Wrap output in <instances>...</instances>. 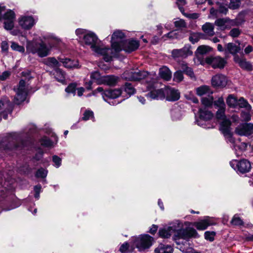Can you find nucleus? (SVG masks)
<instances>
[{"label": "nucleus", "mask_w": 253, "mask_h": 253, "mask_svg": "<svg viewBox=\"0 0 253 253\" xmlns=\"http://www.w3.org/2000/svg\"><path fill=\"white\" fill-rule=\"evenodd\" d=\"M183 226L182 223L179 220L173 222L170 226L165 227L160 229L159 236L162 238H168L172 233L176 231L173 238L177 245H180V239L187 240L191 237L197 238L199 237L197 231L193 228H188L185 229H180Z\"/></svg>", "instance_id": "obj_1"}, {"label": "nucleus", "mask_w": 253, "mask_h": 253, "mask_svg": "<svg viewBox=\"0 0 253 253\" xmlns=\"http://www.w3.org/2000/svg\"><path fill=\"white\" fill-rule=\"evenodd\" d=\"M60 42V40L56 38H52L46 42L42 40L29 41L26 46L27 51L32 54H37L40 57H46L49 55L52 47Z\"/></svg>", "instance_id": "obj_2"}, {"label": "nucleus", "mask_w": 253, "mask_h": 253, "mask_svg": "<svg viewBox=\"0 0 253 253\" xmlns=\"http://www.w3.org/2000/svg\"><path fill=\"white\" fill-rule=\"evenodd\" d=\"M23 143L21 142L19 135L16 132L7 134L0 143V148L5 150H16L21 149Z\"/></svg>", "instance_id": "obj_3"}, {"label": "nucleus", "mask_w": 253, "mask_h": 253, "mask_svg": "<svg viewBox=\"0 0 253 253\" xmlns=\"http://www.w3.org/2000/svg\"><path fill=\"white\" fill-rule=\"evenodd\" d=\"M76 34L79 37L80 42L89 46L92 50L98 44V38L92 32H87L85 30L82 29H78L76 30Z\"/></svg>", "instance_id": "obj_4"}, {"label": "nucleus", "mask_w": 253, "mask_h": 253, "mask_svg": "<svg viewBox=\"0 0 253 253\" xmlns=\"http://www.w3.org/2000/svg\"><path fill=\"white\" fill-rule=\"evenodd\" d=\"M28 86L26 85L25 81L21 80L17 87L14 88L16 95L13 99V102L16 104H20L25 100L27 92Z\"/></svg>", "instance_id": "obj_5"}, {"label": "nucleus", "mask_w": 253, "mask_h": 253, "mask_svg": "<svg viewBox=\"0 0 253 253\" xmlns=\"http://www.w3.org/2000/svg\"><path fill=\"white\" fill-rule=\"evenodd\" d=\"M145 86L146 89L144 91H149L147 96L152 99H163L165 98V90L163 89H157V84L153 81L147 82Z\"/></svg>", "instance_id": "obj_6"}, {"label": "nucleus", "mask_w": 253, "mask_h": 253, "mask_svg": "<svg viewBox=\"0 0 253 253\" xmlns=\"http://www.w3.org/2000/svg\"><path fill=\"white\" fill-rule=\"evenodd\" d=\"M123 77L127 80L139 81L146 78V81L144 84L145 86L147 82H150V78L148 76V73L144 71H126L123 74Z\"/></svg>", "instance_id": "obj_7"}, {"label": "nucleus", "mask_w": 253, "mask_h": 253, "mask_svg": "<svg viewBox=\"0 0 253 253\" xmlns=\"http://www.w3.org/2000/svg\"><path fill=\"white\" fill-rule=\"evenodd\" d=\"M125 34L120 30L115 31L112 36L111 46L115 52H119L122 50L124 45V39Z\"/></svg>", "instance_id": "obj_8"}, {"label": "nucleus", "mask_w": 253, "mask_h": 253, "mask_svg": "<svg viewBox=\"0 0 253 253\" xmlns=\"http://www.w3.org/2000/svg\"><path fill=\"white\" fill-rule=\"evenodd\" d=\"M153 238L148 235H142L135 238L133 245L139 251L149 248L152 245Z\"/></svg>", "instance_id": "obj_9"}, {"label": "nucleus", "mask_w": 253, "mask_h": 253, "mask_svg": "<svg viewBox=\"0 0 253 253\" xmlns=\"http://www.w3.org/2000/svg\"><path fill=\"white\" fill-rule=\"evenodd\" d=\"M230 165L235 170L242 173L249 172L252 168L250 162L245 159L241 160H232L230 162Z\"/></svg>", "instance_id": "obj_10"}, {"label": "nucleus", "mask_w": 253, "mask_h": 253, "mask_svg": "<svg viewBox=\"0 0 253 253\" xmlns=\"http://www.w3.org/2000/svg\"><path fill=\"white\" fill-rule=\"evenodd\" d=\"M231 123L230 120H225L220 124V130L224 134L226 141L234 145L236 142L231 132Z\"/></svg>", "instance_id": "obj_11"}, {"label": "nucleus", "mask_w": 253, "mask_h": 253, "mask_svg": "<svg viewBox=\"0 0 253 253\" xmlns=\"http://www.w3.org/2000/svg\"><path fill=\"white\" fill-rule=\"evenodd\" d=\"M236 134L240 136L253 137V124L244 123L240 124L235 129Z\"/></svg>", "instance_id": "obj_12"}, {"label": "nucleus", "mask_w": 253, "mask_h": 253, "mask_svg": "<svg viewBox=\"0 0 253 253\" xmlns=\"http://www.w3.org/2000/svg\"><path fill=\"white\" fill-rule=\"evenodd\" d=\"M93 51L96 53L102 56L106 62L110 61L116 52L112 47L110 48L106 47H101L99 46L98 44Z\"/></svg>", "instance_id": "obj_13"}, {"label": "nucleus", "mask_w": 253, "mask_h": 253, "mask_svg": "<svg viewBox=\"0 0 253 253\" xmlns=\"http://www.w3.org/2000/svg\"><path fill=\"white\" fill-rule=\"evenodd\" d=\"M12 105L6 97H3L0 100V112L4 119H7V114H11Z\"/></svg>", "instance_id": "obj_14"}, {"label": "nucleus", "mask_w": 253, "mask_h": 253, "mask_svg": "<svg viewBox=\"0 0 253 253\" xmlns=\"http://www.w3.org/2000/svg\"><path fill=\"white\" fill-rule=\"evenodd\" d=\"M205 62L207 64L211 65L214 69H222L226 63V61L219 56L207 57L205 59Z\"/></svg>", "instance_id": "obj_15"}, {"label": "nucleus", "mask_w": 253, "mask_h": 253, "mask_svg": "<svg viewBox=\"0 0 253 253\" xmlns=\"http://www.w3.org/2000/svg\"><path fill=\"white\" fill-rule=\"evenodd\" d=\"M228 79L224 75L217 74L213 76L211 80V83L213 86L218 88H223L228 84Z\"/></svg>", "instance_id": "obj_16"}, {"label": "nucleus", "mask_w": 253, "mask_h": 253, "mask_svg": "<svg viewBox=\"0 0 253 253\" xmlns=\"http://www.w3.org/2000/svg\"><path fill=\"white\" fill-rule=\"evenodd\" d=\"M193 52L190 49V45H185L181 49H175L171 51V56L174 58H186L192 55Z\"/></svg>", "instance_id": "obj_17"}, {"label": "nucleus", "mask_w": 253, "mask_h": 253, "mask_svg": "<svg viewBox=\"0 0 253 253\" xmlns=\"http://www.w3.org/2000/svg\"><path fill=\"white\" fill-rule=\"evenodd\" d=\"M165 97L169 101H175L179 99L180 93L174 88L168 87L165 90Z\"/></svg>", "instance_id": "obj_18"}, {"label": "nucleus", "mask_w": 253, "mask_h": 253, "mask_svg": "<svg viewBox=\"0 0 253 253\" xmlns=\"http://www.w3.org/2000/svg\"><path fill=\"white\" fill-rule=\"evenodd\" d=\"M214 224V223L212 221V218L207 216L203 220L194 222L193 225L199 230H204L206 229L208 226Z\"/></svg>", "instance_id": "obj_19"}, {"label": "nucleus", "mask_w": 253, "mask_h": 253, "mask_svg": "<svg viewBox=\"0 0 253 253\" xmlns=\"http://www.w3.org/2000/svg\"><path fill=\"white\" fill-rule=\"evenodd\" d=\"M19 25L24 29H30L35 24V21L32 16H23L19 20Z\"/></svg>", "instance_id": "obj_20"}, {"label": "nucleus", "mask_w": 253, "mask_h": 253, "mask_svg": "<svg viewBox=\"0 0 253 253\" xmlns=\"http://www.w3.org/2000/svg\"><path fill=\"white\" fill-rule=\"evenodd\" d=\"M122 93L121 89H110L104 91L102 93V97L104 100L107 98L114 99L118 97Z\"/></svg>", "instance_id": "obj_21"}, {"label": "nucleus", "mask_w": 253, "mask_h": 253, "mask_svg": "<svg viewBox=\"0 0 253 253\" xmlns=\"http://www.w3.org/2000/svg\"><path fill=\"white\" fill-rule=\"evenodd\" d=\"M50 75L53 76L56 80L63 84H65V73L59 68H56Z\"/></svg>", "instance_id": "obj_22"}, {"label": "nucleus", "mask_w": 253, "mask_h": 253, "mask_svg": "<svg viewBox=\"0 0 253 253\" xmlns=\"http://www.w3.org/2000/svg\"><path fill=\"white\" fill-rule=\"evenodd\" d=\"M60 62L62 63L63 66L68 69H75L80 67L78 60H72L70 59H59Z\"/></svg>", "instance_id": "obj_23"}, {"label": "nucleus", "mask_w": 253, "mask_h": 253, "mask_svg": "<svg viewBox=\"0 0 253 253\" xmlns=\"http://www.w3.org/2000/svg\"><path fill=\"white\" fill-rule=\"evenodd\" d=\"M119 78L113 75L103 76L100 84L109 85H115L118 82Z\"/></svg>", "instance_id": "obj_24"}, {"label": "nucleus", "mask_w": 253, "mask_h": 253, "mask_svg": "<svg viewBox=\"0 0 253 253\" xmlns=\"http://www.w3.org/2000/svg\"><path fill=\"white\" fill-rule=\"evenodd\" d=\"M247 146L248 144L245 142H236L233 145L236 156L238 157L241 156L242 153L246 150Z\"/></svg>", "instance_id": "obj_25"}, {"label": "nucleus", "mask_w": 253, "mask_h": 253, "mask_svg": "<svg viewBox=\"0 0 253 253\" xmlns=\"http://www.w3.org/2000/svg\"><path fill=\"white\" fill-rule=\"evenodd\" d=\"M139 46V42L137 41H130L125 46H123L122 49H124L126 52H130L137 49Z\"/></svg>", "instance_id": "obj_26"}, {"label": "nucleus", "mask_w": 253, "mask_h": 253, "mask_svg": "<svg viewBox=\"0 0 253 253\" xmlns=\"http://www.w3.org/2000/svg\"><path fill=\"white\" fill-rule=\"evenodd\" d=\"M160 76L165 80L169 81L171 78V72L166 66H163L159 69Z\"/></svg>", "instance_id": "obj_27"}, {"label": "nucleus", "mask_w": 253, "mask_h": 253, "mask_svg": "<svg viewBox=\"0 0 253 253\" xmlns=\"http://www.w3.org/2000/svg\"><path fill=\"white\" fill-rule=\"evenodd\" d=\"M202 28L204 32L209 36L212 37L215 34L214 32V25L211 23L207 22L205 23L202 26Z\"/></svg>", "instance_id": "obj_28"}, {"label": "nucleus", "mask_w": 253, "mask_h": 253, "mask_svg": "<svg viewBox=\"0 0 253 253\" xmlns=\"http://www.w3.org/2000/svg\"><path fill=\"white\" fill-rule=\"evenodd\" d=\"M172 248L170 246L160 244L155 249V253H172Z\"/></svg>", "instance_id": "obj_29"}, {"label": "nucleus", "mask_w": 253, "mask_h": 253, "mask_svg": "<svg viewBox=\"0 0 253 253\" xmlns=\"http://www.w3.org/2000/svg\"><path fill=\"white\" fill-rule=\"evenodd\" d=\"M43 63L45 65L55 69L60 66L59 61L54 57H48L44 60Z\"/></svg>", "instance_id": "obj_30"}, {"label": "nucleus", "mask_w": 253, "mask_h": 253, "mask_svg": "<svg viewBox=\"0 0 253 253\" xmlns=\"http://www.w3.org/2000/svg\"><path fill=\"white\" fill-rule=\"evenodd\" d=\"M240 48L233 43H228L226 45L225 52L230 53L232 54H235L240 51Z\"/></svg>", "instance_id": "obj_31"}, {"label": "nucleus", "mask_w": 253, "mask_h": 253, "mask_svg": "<svg viewBox=\"0 0 253 253\" xmlns=\"http://www.w3.org/2000/svg\"><path fill=\"white\" fill-rule=\"evenodd\" d=\"M199 113L200 118L204 120H209L213 117L212 114L205 108L204 109H200Z\"/></svg>", "instance_id": "obj_32"}, {"label": "nucleus", "mask_w": 253, "mask_h": 253, "mask_svg": "<svg viewBox=\"0 0 253 253\" xmlns=\"http://www.w3.org/2000/svg\"><path fill=\"white\" fill-rule=\"evenodd\" d=\"M197 94L202 96L207 94H211L210 87L208 85H202L196 88Z\"/></svg>", "instance_id": "obj_33"}, {"label": "nucleus", "mask_w": 253, "mask_h": 253, "mask_svg": "<svg viewBox=\"0 0 253 253\" xmlns=\"http://www.w3.org/2000/svg\"><path fill=\"white\" fill-rule=\"evenodd\" d=\"M180 68L186 74L192 78L194 74L192 68L189 67L186 63L182 62L180 64Z\"/></svg>", "instance_id": "obj_34"}, {"label": "nucleus", "mask_w": 253, "mask_h": 253, "mask_svg": "<svg viewBox=\"0 0 253 253\" xmlns=\"http://www.w3.org/2000/svg\"><path fill=\"white\" fill-rule=\"evenodd\" d=\"M211 50L212 48L208 45H200L197 48L195 52V54L197 56H198L199 55H203L206 54L211 51Z\"/></svg>", "instance_id": "obj_35"}, {"label": "nucleus", "mask_w": 253, "mask_h": 253, "mask_svg": "<svg viewBox=\"0 0 253 253\" xmlns=\"http://www.w3.org/2000/svg\"><path fill=\"white\" fill-rule=\"evenodd\" d=\"M236 62L238 63L239 66L243 69L248 70H252L253 67L252 64L246 60L242 59H236Z\"/></svg>", "instance_id": "obj_36"}, {"label": "nucleus", "mask_w": 253, "mask_h": 253, "mask_svg": "<svg viewBox=\"0 0 253 253\" xmlns=\"http://www.w3.org/2000/svg\"><path fill=\"white\" fill-rule=\"evenodd\" d=\"M237 104L241 108H245L248 111H250L252 109L251 106L249 104L247 100L243 97H241L237 101Z\"/></svg>", "instance_id": "obj_37"}, {"label": "nucleus", "mask_w": 253, "mask_h": 253, "mask_svg": "<svg viewBox=\"0 0 253 253\" xmlns=\"http://www.w3.org/2000/svg\"><path fill=\"white\" fill-rule=\"evenodd\" d=\"M227 22L228 21H227V18H219L215 21L214 24L218 26L219 28V29L224 30L227 26Z\"/></svg>", "instance_id": "obj_38"}, {"label": "nucleus", "mask_w": 253, "mask_h": 253, "mask_svg": "<svg viewBox=\"0 0 253 253\" xmlns=\"http://www.w3.org/2000/svg\"><path fill=\"white\" fill-rule=\"evenodd\" d=\"M237 101L235 96L233 94H230L226 99V103L229 106L234 108L237 104Z\"/></svg>", "instance_id": "obj_39"}, {"label": "nucleus", "mask_w": 253, "mask_h": 253, "mask_svg": "<svg viewBox=\"0 0 253 253\" xmlns=\"http://www.w3.org/2000/svg\"><path fill=\"white\" fill-rule=\"evenodd\" d=\"M202 35V33H193L190 34L189 40L192 43H195L200 40Z\"/></svg>", "instance_id": "obj_40"}, {"label": "nucleus", "mask_w": 253, "mask_h": 253, "mask_svg": "<svg viewBox=\"0 0 253 253\" xmlns=\"http://www.w3.org/2000/svg\"><path fill=\"white\" fill-rule=\"evenodd\" d=\"M225 108L218 109L216 112V117L218 120H221L222 121L221 124L225 120H229L226 119L225 116Z\"/></svg>", "instance_id": "obj_41"}, {"label": "nucleus", "mask_w": 253, "mask_h": 253, "mask_svg": "<svg viewBox=\"0 0 253 253\" xmlns=\"http://www.w3.org/2000/svg\"><path fill=\"white\" fill-rule=\"evenodd\" d=\"M213 101V98L212 96H208V97H203L202 99V104L206 106L209 107L212 105Z\"/></svg>", "instance_id": "obj_42"}, {"label": "nucleus", "mask_w": 253, "mask_h": 253, "mask_svg": "<svg viewBox=\"0 0 253 253\" xmlns=\"http://www.w3.org/2000/svg\"><path fill=\"white\" fill-rule=\"evenodd\" d=\"M90 78L91 79L95 81L98 84H100V82L102 80L103 76H101L98 72L95 71L91 74Z\"/></svg>", "instance_id": "obj_43"}, {"label": "nucleus", "mask_w": 253, "mask_h": 253, "mask_svg": "<svg viewBox=\"0 0 253 253\" xmlns=\"http://www.w3.org/2000/svg\"><path fill=\"white\" fill-rule=\"evenodd\" d=\"M125 91L128 95H130L134 93L135 89L130 83H126L124 87Z\"/></svg>", "instance_id": "obj_44"}, {"label": "nucleus", "mask_w": 253, "mask_h": 253, "mask_svg": "<svg viewBox=\"0 0 253 253\" xmlns=\"http://www.w3.org/2000/svg\"><path fill=\"white\" fill-rule=\"evenodd\" d=\"M3 18L5 20H14L15 19V13L12 10H8L4 14Z\"/></svg>", "instance_id": "obj_45"}, {"label": "nucleus", "mask_w": 253, "mask_h": 253, "mask_svg": "<svg viewBox=\"0 0 253 253\" xmlns=\"http://www.w3.org/2000/svg\"><path fill=\"white\" fill-rule=\"evenodd\" d=\"M214 104L218 109L225 108V104L222 97H219L214 102Z\"/></svg>", "instance_id": "obj_46"}, {"label": "nucleus", "mask_w": 253, "mask_h": 253, "mask_svg": "<svg viewBox=\"0 0 253 253\" xmlns=\"http://www.w3.org/2000/svg\"><path fill=\"white\" fill-rule=\"evenodd\" d=\"M183 79V75L181 71L175 72L173 75V80L176 82H180Z\"/></svg>", "instance_id": "obj_47"}, {"label": "nucleus", "mask_w": 253, "mask_h": 253, "mask_svg": "<svg viewBox=\"0 0 253 253\" xmlns=\"http://www.w3.org/2000/svg\"><path fill=\"white\" fill-rule=\"evenodd\" d=\"M11 48L15 51H18L20 52L23 53L25 51V48L23 46L19 45L18 43L12 42L11 45Z\"/></svg>", "instance_id": "obj_48"}, {"label": "nucleus", "mask_w": 253, "mask_h": 253, "mask_svg": "<svg viewBox=\"0 0 253 253\" xmlns=\"http://www.w3.org/2000/svg\"><path fill=\"white\" fill-rule=\"evenodd\" d=\"M231 222L234 225H242L243 224V221L237 215H235L233 216Z\"/></svg>", "instance_id": "obj_49"}, {"label": "nucleus", "mask_w": 253, "mask_h": 253, "mask_svg": "<svg viewBox=\"0 0 253 253\" xmlns=\"http://www.w3.org/2000/svg\"><path fill=\"white\" fill-rule=\"evenodd\" d=\"M93 118V112L90 110H86L82 118V120L84 121H87L90 119Z\"/></svg>", "instance_id": "obj_50"}, {"label": "nucleus", "mask_w": 253, "mask_h": 253, "mask_svg": "<svg viewBox=\"0 0 253 253\" xmlns=\"http://www.w3.org/2000/svg\"><path fill=\"white\" fill-rule=\"evenodd\" d=\"M76 87H77V84H75V83L71 84L65 89V91L67 93H73L74 95H75V92H76Z\"/></svg>", "instance_id": "obj_51"}, {"label": "nucleus", "mask_w": 253, "mask_h": 253, "mask_svg": "<svg viewBox=\"0 0 253 253\" xmlns=\"http://www.w3.org/2000/svg\"><path fill=\"white\" fill-rule=\"evenodd\" d=\"M174 23L175 26L178 28H185L186 26V24L184 20L181 19H177L175 21H174Z\"/></svg>", "instance_id": "obj_52"}, {"label": "nucleus", "mask_w": 253, "mask_h": 253, "mask_svg": "<svg viewBox=\"0 0 253 253\" xmlns=\"http://www.w3.org/2000/svg\"><path fill=\"white\" fill-rule=\"evenodd\" d=\"M240 4V0H230L229 7L231 9H235L239 7Z\"/></svg>", "instance_id": "obj_53"}, {"label": "nucleus", "mask_w": 253, "mask_h": 253, "mask_svg": "<svg viewBox=\"0 0 253 253\" xmlns=\"http://www.w3.org/2000/svg\"><path fill=\"white\" fill-rule=\"evenodd\" d=\"M47 171L42 168L38 170L36 176L37 177L44 178L46 176Z\"/></svg>", "instance_id": "obj_54"}, {"label": "nucleus", "mask_w": 253, "mask_h": 253, "mask_svg": "<svg viewBox=\"0 0 253 253\" xmlns=\"http://www.w3.org/2000/svg\"><path fill=\"white\" fill-rule=\"evenodd\" d=\"M215 235L214 232L206 231L205 232V238L210 241H212L214 240V237Z\"/></svg>", "instance_id": "obj_55"}, {"label": "nucleus", "mask_w": 253, "mask_h": 253, "mask_svg": "<svg viewBox=\"0 0 253 253\" xmlns=\"http://www.w3.org/2000/svg\"><path fill=\"white\" fill-rule=\"evenodd\" d=\"M178 32L176 31H172L167 35H165L164 37H168L169 39H177L178 38Z\"/></svg>", "instance_id": "obj_56"}, {"label": "nucleus", "mask_w": 253, "mask_h": 253, "mask_svg": "<svg viewBox=\"0 0 253 253\" xmlns=\"http://www.w3.org/2000/svg\"><path fill=\"white\" fill-rule=\"evenodd\" d=\"M241 31L238 28H233L229 32V35L233 38L238 37L241 34Z\"/></svg>", "instance_id": "obj_57"}, {"label": "nucleus", "mask_w": 253, "mask_h": 253, "mask_svg": "<svg viewBox=\"0 0 253 253\" xmlns=\"http://www.w3.org/2000/svg\"><path fill=\"white\" fill-rule=\"evenodd\" d=\"M13 22L14 20H5L4 22V28L7 30H11L14 26Z\"/></svg>", "instance_id": "obj_58"}, {"label": "nucleus", "mask_w": 253, "mask_h": 253, "mask_svg": "<svg viewBox=\"0 0 253 253\" xmlns=\"http://www.w3.org/2000/svg\"><path fill=\"white\" fill-rule=\"evenodd\" d=\"M41 144L46 147H50L52 145V142L48 138L43 137L41 141Z\"/></svg>", "instance_id": "obj_59"}, {"label": "nucleus", "mask_w": 253, "mask_h": 253, "mask_svg": "<svg viewBox=\"0 0 253 253\" xmlns=\"http://www.w3.org/2000/svg\"><path fill=\"white\" fill-rule=\"evenodd\" d=\"M248 111V112H242L241 113V117L244 121H249L251 119V115Z\"/></svg>", "instance_id": "obj_60"}, {"label": "nucleus", "mask_w": 253, "mask_h": 253, "mask_svg": "<svg viewBox=\"0 0 253 253\" xmlns=\"http://www.w3.org/2000/svg\"><path fill=\"white\" fill-rule=\"evenodd\" d=\"M129 245L127 242L122 244L120 248V251L122 253H126L129 250Z\"/></svg>", "instance_id": "obj_61"}, {"label": "nucleus", "mask_w": 253, "mask_h": 253, "mask_svg": "<svg viewBox=\"0 0 253 253\" xmlns=\"http://www.w3.org/2000/svg\"><path fill=\"white\" fill-rule=\"evenodd\" d=\"M227 21H228L227 25L234 26H238L241 24V23L237 19L230 20L227 18Z\"/></svg>", "instance_id": "obj_62"}, {"label": "nucleus", "mask_w": 253, "mask_h": 253, "mask_svg": "<svg viewBox=\"0 0 253 253\" xmlns=\"http://www.w3.org/2000/svg\"><path fill=\"white\" fill-rule=\"evenodd\" d=\"M22 76L23 77L26 78V80H29L31 78H33V77L31 76V71L29 70L24 71L22 72Z\"/></svg>", "instance_id": "obj_63"}, {"label": "nucleus", "mask_w": 253, "mask_h": 253, "mask_svg": "<svg viewBox=\"0 0 253 253\" xmlns=\"http://www.w3.org/2000/svg\"><path fill=\"white\" fill-rule=\"evenodd\" d=\"M53 162L54 163L55 166L58 168L61 165V160L57 156H53Z\"/></svg>", "instance_id": "obj_64"}]
</instances>
